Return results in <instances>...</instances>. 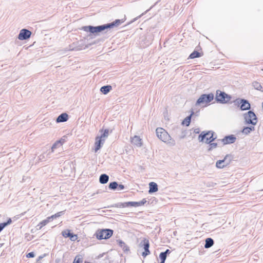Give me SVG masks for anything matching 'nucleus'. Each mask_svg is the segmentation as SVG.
Returning <instances> with one entry per match:
<instances>
[{
	"label": "nucleus",
	"mask_w": 263,
	"mask_h": 263,
	"mask_svg": "<svg viewBox=\"0 0 263 263\" xmlns=\"http://www.w3.org/2000/svg\"><path fill=\"white\" fill-rule=\"evenodd\" d=\"M132 143L136 145L137 147H141L142 146L141 139L140 137L135 136L132 139Z\"/></svg>",
	"instance_id": "2eb2a0df"
},
{
	"label": "nucleus",
	"mask_w": 263,
	"mask_h": 263,
	"mask_svg": "<svg viewBox=\"0 0 263 263\" xmlns=\"http://www.w3.org/2000/svg\"><path fill=\"white\" fill-rule=\"evenodd\" d=\"M163 253H165L166 255L167 256V254H170L171 253V251L170 250L167 249L165 252H163Z\"/></svg>",
	"instance_id": "a19ab883"
},
{
	"label": "nucleus",
	"mask_w": 263,
	"mask_h": 263,
	"mask_svg": "<svg viewBox=\"0 0 263 263\" xmlns=\"http://www.w3.org/2000/svg\"><path fill=\"white\" fill-rule=\"evenodd\" d=\"M157 137L162 141L169 144L171 146H174L175 142L173 140L167 132L162 128H157L156 130Z\"/></svg>",
	"instance_id": "f03ea898"
},
{
	"label": "nucleus",
	"mask_w": 263,
	"mask_h": 263,
	"mask_svg": "<svg viewBox=\"0 0 263 263\" xmlns=\"http://www.w3.org/2000/svg\"><path fill=\"white\" fill-rule=\"evenodd\" d=\"M11 222H12L11 219H9V220L6 222L1 223V224L2 226L4 224L3 228H4L6 226L10 224L11 223Z\"/></svg>",
	"instance_id": "f704fd0d"
},
{
	"label": "nucleus",
	"mask_w": 263,
	"mask_h": 263,
	"mask_svg": "<svg viewBox=\"0 0 263 263\" xmlns=\"http://www.w3.org/2000/svg\"><path fill=\"white\" fill-rule=\"evenodd\" d=\"M34 256V253L33 252L28 253L26 255V256L28 258L33 257Z\"/></svg>",
	"instance_id": "c9c22d12"
},
{
	"label": "nucleus",
	"mask_w": 263,
	"mask_h": 263,
	"mask_svg": "<svg viewBox=\"0 0 263 263\" xmlns=\"http://www.w3.org/2000/svg\"><path fill=\"white\" fill-rule=\"evenodd\" d=\"M68 119V116L66 113H63L61 114L57 118L56 121L58 123L64 122L66 121Z\"/></svg>",
	"instance_id": "dca6fc26"
},
{
	"label": "nucleus",
	"mask_w": 263,
	"mask_h": 263,
	"mask_svg": "<svg viewBox=\"0 0 263 263\" xmlns=\"http://www.w3.org/2000/svg\"><path fill=\"white\" fill-rule=\"evenodd\" d=\"M109 135V130L107 129L104 130V133L101 134L100 136H99L102 139L105 140V138H107Z\"/></svg>",
	"instance_id": "cd10ccee"
},
{
	"label": "nucleus",
	"mask_w": 263,
	"mask_h": 263,
	"mask_svg": "<svg viewBox=\"0 0 263 263\" xmlns=\"http://www.w3.org/2000/svg\"><path fill=\"white\" fill-rule=\"evenodd\" d=\"M111 89V86L110 85H106L102 86L101 89L100 91L104 94L106 95L107 93H108L110 90Z\"/></svg>",
	"instance_id": "5701e85b"
},
{
	"label": "nucleus",
	"mask_w": 263,
	"mask_h": 263,
	"mask_svg": "<svg viewBox=\"0 0 263 263\" xmlns=\"http://www.w3.org/2000/svg\"><path fill=\"white\" fill-rule=\"evenodd\" d=\"M205 243L204 245V248L206 249L210 248L214 245V240L211 238H208L205 240Z\"/></svg>",
	"instance_id": "412c9836"
},
{
	"label": "nucleus",
	"mask_w": 263,
	"mask_h": 263,
	"mask_svg": "<svg viewBox=\"0 0 263 263\" xmlns=\"http://www.w3.org/2000/svg\"><path fill=\"white\" fill-rule=\"evenodd\" d=\"M31 35V32L28 29H22L18 35V39L20 40H25L29 39Z\"/></svg>",
	"instance_id": "9d476101"
},
{
	"label": "nucleus",
	"mask_w": 263,
	"mask_h": 263,
	"mask_svg": "<svg viewBox=\"0 0 263 263\" xmlns=\"http://www.w3.org/2000/svg\"><path fill=\"white\" fill-rule=\"evenodd\" d=\"M254 126V125H252L249 127H246L243 128V129L242 130V133L245 134V135H248L249 133H250L251 131L254 130L255 128Z\"/></svg>",
	"instance_id": "4be33fe9"
},
{
	"label": "nucleus",
	"mask_w": 263,
	"mask_h": 263,
	"mask_svg": "<svg viewBox=\"0 0 263 263\" xmlns=\"http://www.w3.org/2000/svg\"><path fill=\"white\" fill-rule=\"evenodd\" d=\"M62 235L65 237H70V239H72V237H76V235H73L72 233L70 232L69 230L64 231L62 232Z\"/></svg>",
	"instance_id": "393cba45"
},
{
	"label": "nucleus",
	"mask_w": 263,
	"mask_h": 263,
	"mask_svg": "<svg viewBox=\"0 0 263 263\" xmlns=\"http://www.w3.org/2000/svg\"><path fill=\"white\" fill-rule=\"evenodd\" d=\"M124 22L123 20H116L111 23H108L98 26H86L82 27V29L85 32H90L92 34L98 35L105 29L111 28L115 26H118Z\"/></svg>",
	"instance_id": "f257e3e1"
},
{
	"label": "nucleus",
	"mask_w": 263,
	"mask_h": 263,
	"mask_svg": "<svg viewBox=\"0 0 263 263\" xmlns=\"http://www.w3.org/2000/svg\"><path fill=\"white\" fill-rule=\"evenodd\" d=\"M119 246L122 249L124 252H128L129 251V247L126 245V243L121 240L117 241Z\"/></svg>",
	"instance_id": "a211bd4d"
},
{
	"label": "nucleus",
	"mask_w": 263,
	"mask_h": 263,
	"mask_svg": "<svg viewBox=\"0 0 263 263\" xmlns=\"http://www.w3.org/2000/svg\"><path fill=\"white\" fill-rule=\"evenodd\" d=\"M236 102L237 104H240L241 110H245L250 109L251 105L248 100L243 99H238L236 100Z\"/></svg>",
	"instance_id": "1a4fd4ad"
},
{
	"label": "nucleus",
	"mask_w": 263,
	"mask_h": 263,
	"mask_svg": "<svg viewBox=\"0 0 263 263\" xmlns=\"http://www.w3.org/2000/svg\"><path fill=\"white\" fill-rule=\"evenodd\" d=\"M158 185L156 183L151 182L149 183V193L156 192L158 191Z\"/></svg>",
	"instance_id": "f3484780"
},
{
	"label": "nucleus",
	"mask_w": 263,
	"mask_h": 263,
	"mask_svg": "<svg viewBox=\"0 0 263 263\" xmlns=\"http://www.w3.org/2000/svg\"><path fill=\"white\" fill-rule=\"evenodd\" d=\"M200 57H201L200 53L197 51H194L190 55L189 58L190 59H194Z\"/></svg>",
	"instance_id": "bb28decb"
},
{
	"label": "nucleus",
	"mask_w": 263,
	"mask_h": 263,
	"mask_svg": "<svg viewBox=\"0 0 263 263\" xmlns=\"http://www.w3.org/2000/svg\"><path fill=\"white\" fill-rule=\"evenodd\" d=\"M252 85H253V87L255 89H256L257 90H259L261 92H263L262 87L259 83H258V82L255 81L252 83Z\"/></svg>",
	"instance_id": "b1692460"
},
{
	"label": "nucleus",
	"mask_w": 263,
	"mask_h": 263,
	"mask_svg": "<svg viewBox=\"0 0 263 263\" xmlns=\"http://www.w3.org/2000/svg\"><path fill=\"white\" fill-rule=\"evenodd\" d=\"M159 258L161 260L160 263H164V261L166 258V255L165 253L161 252L159 255Z\"/></svg>",
	"instance_id": "7c9ffc66"
},
{
	"label": "nucleus",
	"mask_w": 263,
	"mask_h": 263,
	"mask_svg": "<svg viewBox=\"0 0 263 263\" xmlns=\"http://www.w3.org/2000/svg\"><path fill=\"white\" fill-rule=\"evenodd\" d=\"M231 98L232 97L230 95L224 92L219 90L216 91L215 99L218 102L222 104L228 103L231 100Z\"/></svg>",
	"instance_id": "20e7f679"
},
{
	"label": "nucleus",
	"mask_w": 263,
	"mask_h": 263,
	"mask_svg": "<svg viewBox=\"0 0 263 263\" xmlns=\"http://www.w3.org/2000/svg\"><path fill=\"white\" fill-rule=\"evenodd\" d=\"M45 220L47 221V223H48V222H49L52 219L50 218V216H49V217H47Z\"/></svg>",
	"instance_id": "ea45409f"
},
{
	"label": "nucleus",
	"mask_w": 263,
	"mask_h": 263,
	"mask_svg": "<svg viewBox=\"0 0 263 263\" xmlns=\"http://www.w3.org/2000/svg\"><path fill=\"white\" fill-rule=\"evenodd\" d=\"M105 141L103 139H102L99 136H97L95 139V152H97L98 150H99L101 147L102 146L104 143Z\"/></svg>",
	"instance_id": "f8f14e48"
},
{
	"label": "nucleus",
	"mask_w": 263,
	"mask_h": 263,
	"mask_svg": "<svg viewBox=\"0 0 263 263\" xmlns=\"http://www.w3.org/2000/svg\"><path fill=\"white\" fill-rule=\"evenodd\" d=\"M138 247L140 248H143L144 251L142 252V255L144 257H145L147 255L150 254L151 252L149 250V242L148 239L145 238H142L141 241L138 245Z\"/></svg>",
	"instance_id": "423d86ee"
},
{
	"label": "nucleus",
	"mask_w": 263,
	"mask_h": 263,
	"mask_svg": "<svg viewBox=\"0 0 263 263\" xmlns=\"http://www.w3.org/2000/svg\"><path fill=\"white\" fill-rule=\"evenodd\" d=\"M193 112H192V113L189 116L187 117L186 118H185L184 119V120L182 122V124L183 125H185L186 126L189 125V124L191 122V116L193 115Z\"/></svg>",
	"instance_id": "a878e982"
},
{
	"label": "nucleus",
	"mask_w": 263,
	"mask_h": 263,
	"mask_svg": "<svg viewBox=\"0 0 263 263\" xmlns=\"http://www.w3.org/2000/svg\"><path fill=\"white\" fill-rule=\"evenodd\" d=\"M236 138L233 135L226 136L222 141L224 144H232L235 142Z\"/></svg>",
	"instance_id": "ddd939ff"
},
{
	"label": "nucleus",
	"mask_w": 263,
	"mask_h": 263,
	"mask_svg": "<svg viewBox=\"0 0 263 263\" xmlns=\"http://www.w3.org/2000/svg\"><path fill=\"white\" fill-rule=\"evenodd\" d=\"M115 207L119 208L127 207V202H123V203H122V202L118 203L115 204Z\"/></svg>",
	"instance_id": "2f4dec72"
},
{
	"label": "nucleus",
	"mask_w": 263,
	"mask_h": 263,
	"mask_svg": "<svg viewBox=\"0 0 263 263\" xmlns=\"http://www.w3.org/2000/svg\"><path fill=\"white\" fill-rule=\"evenodd\" d=\"M50 218L52 219H55L56 218V217L54 215H52V216H50Z\"/></svg>",
	"instance_id": "79ce46f5"
},
{
	"label": "nucleus",
	"mask_w": 263,
	"mask_h": 263,
	"mask_svg": "<svg viewBox=\"0 0 263 263\" xmlns=\"http://www.w3.org/2000/svg\"><path fill=\"white\" fill-rule=\"evenodd\" d=\"M113 234V231L110 229H102L96 232V237L98 239H107L109 238Z\"/></svg>",
	"instance_id": "39448f33"
},
{
	"label": "nucleus",
	"mask_w": 263,
	"mask_h": 263,
	"mask_svg": "<svg viewBox=\"0 0 263 263\" xmlns=\"http://www.w3.org/2000/svg\"><path fill=\"white\" fill-rule=\"evenodd\" d=\"M47 223H48L47 221H46L45 220H43L37 226V229L41 230L44 226H46Z\"/></svg>",
	"instance_id": "c756f323"
},
{
	"label": "nucleus",
	"mask_w": 263,
	"mask_h": 263,
	"mask_svg": "<svg viewBox=\"0 0 263 263\" xmlns=\"http://www.w3.org/2000/svg\"><path fill=\"white\" fill-rule=\"evenodd\" d=\"M147 201L145 199H143L141 201L139 202L136 201H129L127 202V207L129 206H133V207H138L140 206H142L144 205Z\"/></svg>",
	"instance_id": "4468645a"
},
{
	"label": "nucleus",
	"mask_w": 263,
	"mask_h": 263,
	"mask_svg": "<svg viewBox=\"0 0 263 263\" xmlns=\"http://www.w3.org/2000/svg\"><path fill=\"white\" fill-rule=\"evenodd\" d=\"M209 148H208V151H212L213 149L216 148L217 146V144L216 143H209Z\"/></svg>",
	"instance_id": "473e14b6"
},
{
	"label": "nucleus",
	"mask_w": 263,
	"mask_h": 263,
	"mask_svg": "<svg viewBox=\"0 0 263 263\" xmlns=\"http://www.w3.org/2000/svg\"><path fill=\"white\" fill-rule=\"evenodd\" d=\"M214 99V95L212 93L209 94H203L197 100L196 105H199L203 104H208L211 102Z\"/></svg>",
	"instance_id": "0eeeda50"
},
{
	"label": "nucleus",
	"mask_w": 263,
	"mask_h": 263,
	"mask_svg": "<svg viewBox=\"0 0 263 263\" xmlns=\"http://www.w3.org/2000/svg\"><path fill=\"white\" fill-rule=\"evenodd\" d=\"M118 186V184L117 182L114 181L112 182H110L109 184V189L110 190H115L117 189Z\"/></svg>",
	"instance_id": "c85d7f7f"
},
{
	"label": "nucleus",
	"mask_w": 263,
	"mask_h": 263,
	"mask_svg": "<svg viewBox=\"0 0 263 263\" xmlns=\"http://www.w3.org/2000/svg\"><path fill=\"white\" fill-rule=\"evenodd\" d=\"M117 188H118V190L120 191V190H123L125 188V186L123 184H119V185H118Z\"/></svg>",
	"instance_id": "4c0bfd02"
},
{
	"label": "nucleus",
	"mask_w": 263,
	"mask_h": 263,
	"mask_svg": "<svg viewBox=\"0 0 263 263\" xmlns=\"http://www.w3.org/2000/svg\"><path fill=\"white\" fill-rule=\"evenodd\" d=\"M194 132L195 133H196V134H198V133H199V132H200V129H199V128H195V129H194Z\"/></svg>",
	"instance_id": "58836bf2"
},
{
	"label": "nucleus",
	"mask_w": 263,
	"mask_h": 263,
	"mask_svg": "<svg viewBox=\"0 0 263 263\" xmlns=\"http://www.w3.org/2000/svg\"><path fill=\"white\" fill-rule=\"evenodd\" d=\"M244 119L247 124H250L252 125L256 124L257 120L256 115L251 110L244 114Z\"/></svg>",
	"instance_id": "6e6552de"
},
{
	"label": "nucleus",
	"mask_w": 263,
	"mask_h": 263,
	"mask_svg": "<svg viewBox=\"0 0 263 263\" xmlns=\"http://www.w3.org/2000/svg\"><path fill=\"white\" fill-rule=\"evenodd\" d=\"M108 176L105 174L101 175L99 178V181L101 184L106 183L108 181Z\"/></svg>",
	"instance_id": "aec40b11"
},
{
	"label": "nucleus",
	"mask_w": 263,
	"mask_h": 263,
	"mask_svg": "<svg viewBox=\"0 0 263 263\" xmlns=\"http://www.w3.org/2000/svg\"><path fill=\"white\" fill-rule=\"evenodd\" d=\"M214 133L212 131L202 132L199 136L198 140L200 142L210 143L216 138V137H214Z\"/></svg>",
	"instance_id": "7ed1b4c3"
},
{
	"label": "nucleus",
	"mask_w": 263,
	"mask_h": 263,
	"mask_svg": "<svg viewBox=\"0 0 263 263\" xmlns=\"http://www.w3.org/2000/svg\"><path fill=\"white\" fill-rule=\"evenodd\" d=\"M64 139H61L59 141H56L51 147L52 152H53L55 149L61 146L62 144L64 143Z\"/></svg>",
	"instance_id": "6ab92c4d"
},
{
	"label": "nucleus",
	"mask_w": 263,
	"mask_h": 263,
	"mask_svg": "<svg viewBox=\"0 0 263 263\" xmlns=\"http://www.w3.org/2000/svg\"><path fill=\"white\" fill-rule=\"evenodd\" d=\"M43 258V256H39V259H42Z\"/></svg>",
	"instance_id": "37998d69"
},
{
	"label": "nucleus",
	"mask_w": 263,
	"mask_h": 263,
	"mask_svg": "<svg viewBox=\"0 0 263 263\" xmlns=\"http://www.w3.org/2000/svg\"><path fill=\"white\" fill-rule=\"evenodd\" d=\"M74 238H75V237H72V239H71V240H74Z\"/></svg>",
	"instance_id": "c03bdc74"
},
{
	"label": "nucleus",
	"mask_w": 263,
	"mask_h": 263,
	"mask_svg": "<svg viewBox=\"0 0 263 263\" xmlns=\"http://www.w3.org/2000/svg\"><path fill=\"white\" fill-rule=\"evenodd\" d=\"M82 261H83V260H82V258H81L79 256H77L75 257L73 263H81V262H82Z\"/></svg>",
	"instance_id": "72a5a7b5"
},
{
	"label": "nucleus",
	"mask_w": 263,
	"mask_h": 263,
	"mask_svg": "<svg viewBox=\"0 0 263 263\" xmlns=\"http://www.w3.org/2000/svg\"><path fill=\"white\" fill-rule=\"evenodd\" d=\"M230 156L227 155L223 160L217 161L216 163V166L219 168H222L228 165L230 162V160L227 161L228 158Z\"/></svg>",
	"instance_id": "9b49d317"
},
{
	"label": "nucleus",
	"mask_w": 263,
	"mask_h": 263,
	"mask_svg": "<svg viewBox=\"0 0 263 263\" xmlns=\"http://www.w3.org/2000/svg\"><path fill=\"white\" fill-rule=\"evenodd\" d=\"M63 214H64V211H61V212L57 213L56 214H54V215L55 216L56 218H57L62 216Z\"/></svg>",
	"instance_id": "e433bc0d"
}]
</instances>
